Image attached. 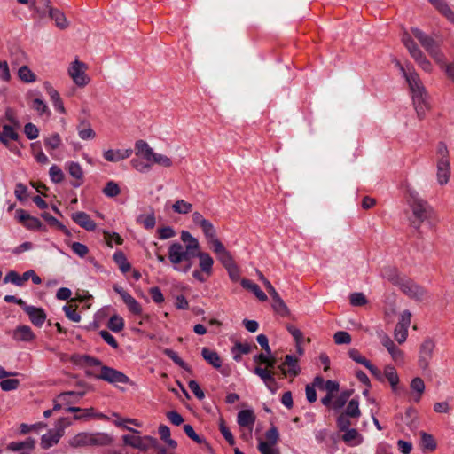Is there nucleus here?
<instances>
[{"label": "nucleus", "mask_w": 454, "mask_h": 454, "mask_svg": "<svg viewBox=\"0 0 454 454\" xmlns=\"http://www.w3.org/2000/svg\"><path fill=\"white\" fill-rule=\"evenodd\" d=\"M72 361L79 365H88V366H103L100 360L87 356V355H75L72 356Z\"/></svg>", "instance_id": "72a5a7b5"}, {"label": "nucleus", "mask_w": 454, "mask_h": 454, "mask_svg": "<svg viewBox=\"0 0 454 454\" xmlns=\"http://www.w3.org/2000/svg\"><path fill=\"white\" fill-rule=\"evenodd\" d=\"M19 138V134L13 127L10 125H4L3 130L0 131V142L4 145H8L10 141H16Z\"/></svg>", "instance_id": "473e14b6"}, {"label": "nucleus", "mask_w": 454, "mask_h": 454, "mask_svg": "<svg viewBox=\"0 0 454 454\" xmlns=\"http://www.w3.org/2000/svg\"><path fill=\"white\" fill-rule=\"evenodd\" d=\"M240 284L245 289L252 292L259 301H267V295L265 294V293L262 290H261V288L258 285H256V284L253 283L251 280L246 279V278L241 279Z\"/></svg>", "instance_id": "cd10ccee"}, {"label": "nucleus", "mask_w": 454, "mask_h": 454, "mask_svg": "<svg viewBox=\"0 0 454 454\" xmlns=\"http://www.w3.org/2000/svg\"><path fill=\"white\" fill-rule=\"evenodd\" d=\"M122 440L125 444L143 451H145L152 447H155L157 444L156 439L152 436L141 437L138 435L127 434L122 437Z\"/></svg>", "instance_id": "f8f14e48"}, {"label": "nucleus", "mask_w": 454, "mask_h": 454, "mask_svg": "<svg viewBox=\"0 0 454 454\" xmlns=\"http://www.w3.org/2000/svg\"><path fill=\"white\" fill-rule=\"evenodd\" d=\"M336 344H349L351 342V336L348 333L344 331H339L334 333L333 336Z\"/></svg>", "instance_id": "338daca9"}, {"label": "nucleus", "mask_w": 454, "mask_h": 454, "mask_svg": "<svg viewBox=\"0 0 454 454\" xmlns=\"http://www.w3.org/2000/svg\"><path fill=\"white\" fill-rule=\"evenodd\" d=\"M411 32L434 61L439 65H443L444 54L440 49V43L430 35L425 34L419 28L412 27Z\"/></svg>", "instance_id": "39448f33"}, {"label": "nucleus", "mask_w": 454, "mask_h": 454, "mask_svg": "<svg viewBox=\"0 0 454 454\" xmlns=\"http://www.w3.org/2000/svg\"><path fill=\"white\" fill-rule=\"evenodd\" d=\"M436 343L431 337L425 338L419 347L418 365L425 371L429 368L430 363L434 357Z\"/></svg>", "instance_id": "423d86ee"}, {"label": "nucleus", "mask_w": 454, "mask_h": 454, "mask_svg": "<svg viewBox=\"0 0 454 454\" xmlns=\"http://www.w3.org/2000/svg\"><path fill=\"white\" fill-rule=\"evenodd\" d=\"M254 360L261 363L262 364H264L265 368H268V369H272L276 364V358L272 356L271 353H270V355H269L267 353L266 354L261 353L257 356L254 357Z\"/></svg>", "instance_id": "603ef678"}, {"label": "nucleus", "mask_w": 454, "mask_h": 454, "mask_svg": "<svg viewBox=\"0 0 454 454\" xmlns=\"http://www.w3.org/2000/svg\"><path fill=\"white\" fill-rule=\"evenodd\" d=\"M114 290L121 297L123 302L127 305L129 309L136 315H139L142 312L141 305L137 300L132 297L127 291L118 285L114 286Z\"/></svg>", "instance_id": "f3484780"}, {"label": "nucleus", "mask_w": 454, "mask_h": 454, "mask_svg": "<svg viewBox=\"0 0 454 454\" xmlns=\"http://www.w3.org/2000/svg\"><path fill=\"white\" fill-rule=\"evenodd\" d=\"M398 287L405 295L416 301H422L426 294V290L422 286L407 277L403 279Z\"/></svg>", "instance_id": "9d476101"}, {"label": "nucleus", "mask_w": 454, "mask_h": 454, "mask_svg": "<svg viewBox=\"0 0 454 454\" xmlns=\"http://www.w3.org/2000/svg\"><path fill=\"white\" fill-rule=\"evenodd\" d=\"M61 145V137L58 133H53L44 139V145L47 150H54Z\"/></svg>", "instance_id": "864d4df0"}, {"label": "nucleus", "mask_w": 454, "mask_h": 454, "mask_svg": "<svg viewBox=\"0 0 454 454\" xmlns=\"http://www.w3.org/2000/svg\"><path fill=\"white\" fill-rule=\"evenodd\" d=\"M380 343L387 348L394 361L403 359V352L394 343L391 338L384 332L378 333Z\"/></svg>", "instance_id": "dca6fc26"}, {"label": "nucleus", "mask_w": 454, "mask_h": 454, "mask_svg": "<svg viewBox=\"0 0 454 454\" xmlns=\"http://www.w3.org/2000/svg\"><path fill=\"white\" fill-rule=\"evenodd\" d=\"M450 162V153L447 145L444 142H439L436 146V163Z\"/></svg>", "instance_id": "79ce46f5"}, {"label": "nucleus", "mask_w": 454, "mask_h": 454, "mask_svg": "<svg viewBox=\"0 0 454 454\" xmlns=\"http://www.w3.org/2000/svg\"><path fill=\"white\" fill-rule=\"evenodd\" d=\"M437 182L440 185L446 184L450 177V162H437Z\"/></svg>", "instance_id": "393cba45"}, {"label": "nucleus", "mask_w": 454, "mask_h": 454, "mask_svg": "<svg viewBox=\"0 0 454 454\" xmlns=\"http://www.w3.org/2000/svg\"><path fill=\"white\" fill-rule=\"evenodd\" d=\"M212 250L216 254L217 259L223 263L224 268H228L235 263L232 256L222 242H216V244L212 247Z\"/></svg>", "instance_id": "412c9836"}, {"label": "nucleus", "mask_w": 454, "mask_h": 454, "mask_svg": "<svg viewBox=\"0 0 454 454\" xmlns=\"http://www.w3.org/2000/svg\"><path fill=\"white\" fill-rule=\"evenodd\" d=\"M67 168L69 175L79 181L78 183H74L73 185L74 187L80 186L83 178V171L81 165L77 162L71 161L67 163Z\"/></svg>", "instance_id": "7c9ffc66"}, {"label": "nucleus", "mask_w": 454, "mask_h": 454, "mask_svg": "<svg viewBox=\"0 0 454 454\" xmlns=\"http://www.w3.org/2000/svg\"><path fill=\"white\" fill-rule=\"evenodd\" d=\"M238 424L240 427H248V433L247 435L245 434H243V437L250 438L252 435V429L253 426L255 421V416L254 414V411L252 410H242L238 413L237 418Z\"/></svg>", "instance_id": "6ab92c4d"}, {"label": "nucleus", "mask_w": 454, "mask_h": 454, "mask_svg": "<svg viewBox=\"0 0 454 454\" xmlns=\"http://www.w3.org/2000/svg\"><path fill=\"white\" fill-rule=\"evenodd\" d=\"M253 372L255 375L260 377V379L263 381L265 387L272 394H275L277 392V390L278 389V384L274 377V372L271 371V369L256 366Z\"/></svg>", "instance_id": "2eb2a0df"}, {"label": "nucleus", "mask_w": 454, "mask_h": 454, "mask_svg": "<svg viewBox=\"0 0 454 454\" xmlns=\"http://www.w3.org/2000/svg\"><path fill=\"white\" fill-rule=\"evenodd\" d=\"M112 437L102 432H81L71 437L68 445L72 448H83L89 446H105L112 442Z\"/></svg>", "instance_id": "20e7f679"}, {"label": "nucleus", "mask_w": 454, "mask_h": 454, "mask_svg": "<svg viewBox=\"0 0 454 454\" xmlns=\"http://www.w3.org/2000/svg\"><path fill=\"white\" fill-rule=\"evenodd\" d=\"M265 437L266 441H263L264 443L276 446L279 440V433L278 428L275 426L270 427V428L266 432Z\"/></svg>", "instance_id": "6e6d98bb"}, {"label": "nucleus", "mask_w": 454, "mask_h": 454, "mask_svg": "<svg viewBox=\"0 0 454 454\" xmlns=\"http://www.w3.org/2000/svg\"><path fill=\"white\" fill-rule=\"evenodd\" d=\"M384 377L389 381L392 389L395 390L399 382V377L395 368L392 365H387L384 368Z\"/></svg>", "instance_id": "4c0bfd02"}, {"label": "nucleus", "mask_w": 454, "mask_h": 454, "mask_svg": "<svg viewBox=\"0 0 454 454\" xmlns=\"http://www.w3.org/2000/svg\"><path fill=\"white\" fill-rule=\"evenodd\" d=\"M396 65L409 85L417 115L419 119H423L427 111L430 108L429 96L427 90L413 67H407L405 68L399 62Z\"/></svg>", "instance_id": "f03ea898"}, {"label": "nucleus", "mask_w": 454, "mask_h": 454, "mask_svg": "<svg viewBox=\"0 0 454 454\" xmlns=\"http://www.w3.org/2000/svg\"><path fill=\"white\" fill-rule=\"evenodd\" d=\"M49 175H50L51 180L55 184H59V183L62 182L64 180V176H65L61 168L59 167H58L57 165H52L50 168Z\"/></svg>", "instance_id": "4d7b16f0"}, {"label": "nucleus", "mask_w": 454, "mask_h": 454, "mask_svg": "<svg viewBox=\"0 0 454 454\" xmlns=\"http://www.w3.org/2000/svg\"><path fill=\"white\" fill-rule=\"evenodd\" d=\"M136 155L144 159L145 160L151 162L153 160L155 153L153 148L144 140H138L135 144Z\"/></svg>", "instance_id": "5701e85b"}, {"label": "nucleus", "mask_w": 454, "mask_h": 454, "mask_svg": "<svg viewBox=\"0 0 454 454\" xmlns=\"http://www.w3.org/2000/svg\"><path fill=\"white\" fill-rule=\"evenodd\" d=\"M84 394V392H65L58 396V400L63 404H71L77 403Z\"/></svg>", "instance_id": "e433bc0d"}, {"label": "nucleus", "mask_w": 454, "mask_h": 454, "mask_svg": "<svg viewBox=\"0 0 454 454\" xmlns=\"http://www.w3.org/2000/svg\"><path fill=\"white\" fill-rule=\"evenodd\" d=\"M63 310L65 311L67 317L71 321L76 323L81 321V316L77 313L76 307L73 305H65L63 307Z\"/></svg>", "instance_id": "680f3d73"}, {"label": "nucleus", "mask_w": 454, "mask_h": 454, "mask_svg": "<svg viewBox=\"0 0 454 454\" xmlns=\"http://www.w3.org/2000/svg\"><path fill=\"white\" fill-rule=\"evenodd\" d=\"M272 308L278 314L282 317H286L289 314V309L281 298L273 301Z\"/></svg>", "instance_id": "bf43d9fd"}, {"label": "nucleus", "mask_w": 454, "mask_h": 454, "mask_svg": "<svg viewBox=\"0 0 454 454\" xmlns=\"http://www.w3.org/2000/svg\"><path fill=\"white\" fill-rule=\"evenodd\" d=\"M258 450L261 454H280L278 448L275 445L264 443L263 441L259 442Z\"/></svg>", "instance_id": "e2e57ef3"}, {"label": "nucleus", "mask_w": 454, "mask_h": 454, "mask_svg": "<svg viewBox=\"0 0 454 454\" xmlns=\"http://www.w3.org/2000/svg\"><path fill=\"white\" fill-rule=\"evenodd\" d=\"M13 339L18 341H31L35 334L28 325H20L13 331Z\"/></svg>", "instance_id": "a878e982"}, {"label": "nucleus", "mask_w": 454, "mask_h": 454, "mask_svg": "<svg viewBox=\"0 0 454 454\" xmlns=\"http://www.w3.org/2000/svg\"><path fill=\"white\" fill-rule=\"evenodd\" d=\"M29 277H32V281L34 284H41V278L38 275H36V273L33 270H27L22 274V276H20L14 270H11L5 275L4 282L12 283L17 286H22L24 283L29 279Z\"/></svg>", "instance_id": "ddd939ff"}, {"label": "nucleus", "mask_w": 454, "mask_h": 454, "mask_svg": "<svg viewBox=\"0 0 454 454\" xmlns=\"http://www.w3.org/2000/svg\"><path fill=\"white\" fill-rule=\"evenodd\" d=\"M382 276L393 285L399 286L405 276L400 274L395 267L387 266L382 270Z\"/></svg>", "instance_id": "bb28decb"}, {"label": "nucleus", "mask_w": 454, "mask_h": 454, "mask_svg": "<svg viewBox=\"0 0 454 454\" xmlns=\"http://www.w3.org/2000/svg\"><path fill=\"white\" fill-rule=\"evenodd\" d=\"M200 228L202 229V231L205 235V238L207 241V243L211 244L212 247L215 246L216 244V242H221L217 237H216V231H215V229L214 227V225L212 224L211 222H209L208 220H207L201 226Z\"/></svg>", "instance_id": "c756f323"}, {"label": "nucleus", "mask_w": 454, "mask_h": 454, "mask_svg": "<svg viewBox=\"0 0 454 454\" xmlns=\"http://www.w3.org/2000/svg\"><path fill=\"white\" fill-rule=\"evenodd\" d=\"M104 417L101 413H96L93 408H86L82 409L81 412L74 415L75 420H82L88 421L93 418H102Z\"/></svg>", "instance_id": "49530a36"}, {"label": "nucleus", "mask_w": 454, "mask_h": 454, "mask_svg": "<svg viewBox=\"0 0 454 454\" xmlns=\"http://www.w3.org/2000/svg\"><path fill=\"white\" fill-rule=\"evenodd\" d=\"M35 448V440L27 438L23 442H12L0 454H30Z\"/></svg>", "instance_id": "4468645a"}, {"label": "nucleus", "mask_w": 454, "mask_h": 454, "mask_svg": "<svg viewBox=\"0 0 454 454\" xmlns=\"http://www.w3.org/2000/svg\"><path fill=\"white\" fill-rule=\"evenodd\" d=\"M18 76L22 82L27 83L36 81V75L27 66H22L19 68Z\"/></svg>", "instance_id": "a19ab883"}, {"label": "nucleus", "mask_w": 454, "mask_h": 454, "mask_svg": "<svg viewBox=\"0 0 454 454\" xmlns=\"http://www.w3.org/2000/svg\"><path fill=\"white\" fill-rule=\"evenodd\" d=\"M86 69L87 66L77 59L73 61L68 67L69 76L79 87H84L90 82V77L86 74Z\"/></svg>", "instance_id": "6e6552de"}, {"label": "nucleus", "mask_w": 454, "mask_h": 454, "mask_svg": "<svg viewBox=\"0 0 454 454\" xmlns=\"http://www.w3.org/2000/svg\"><path fill=\"white\" fill-rule=\"evenodd\" d=\"M24 226L28 230H38V231H45V227L42 224L40 220L36 217H34L30 215L26 223H24Z\"/></svg>", "instance_id": "13d9d810"}, {"label": "nucleus", "mask_w": 454, "mask_h": 454, "mask_svg": "<svg viewBox=\"0 0 454 454\" xmlns=\"http://www.w3.org/2000/svg\"><path fill=\"white\" fill-rule=\"evenodd\" d=\"M344 414L349 416L350 418H358L361 415V411L359 409V402L357 399L353 398L349 401L346 407V411Z\"/></svg>", "instance_id": "09e8293b"}, {"label": "nucleus", "mask_w": 454, "mask_h": 454, "mask_svg": "<svg viewBox=\"0 0 454 454\" xmlns=\"http://www.w3.org/2000/svg\"><path fill=\"white\" fill-rule=\"evenodd\" d=\"M420 436L421 448L423 449V450L433 451L436 449V442L433 435L425 432H420Z\"/></svg>", "instance_id": "a18cd8bd"}, {"label": "nucleus", "mask_w": 454, "mask_h": 454, "mask_svg": "<svg viewBox=\"0 0 454 454\" xmlns=\"http://www.w3.org/2000/svg\"><path fill=\"white\" fill-rule=\"evenodd\" d=\"M394 337L399 344L404 343L408 337V329L395 325L394 330Z\"/></svg>", "instance_id": "69168bd1"}, {"label": "nucleus", "mask_w": 454, "mask_h": 454, "mask_svg": "<svg viewBox=\"0 0 454 454\" xmlns=\"http://www.w3.org/2000/svg\"><path fill=\"white\" fill-rule=\"evenodd\" d=\"M342 440L350 445H358L362 442L363 437L355 428H350L345 431L342 435Z\"/></svg>", "instance_id": "c9c22d12"}, {"label": "nucleus", "mask_w": 454, "mask_h": 454, "mask_svg": "<svg viewBox=\"0 0 454 454\" xmlns=\"http://www.w3.org/2000/svg\"><path fill=\"white\" fill-rule=\"evenodd\" d=\"M133 150L131 148L127 149H109L104 152V159L109 162H118L128 159L131 156Z\"/></svg>", "instance_id": "aec40b11"}, {"label": "nucleus", "mask_w": 454, "mask_h": 454, "mask_svg": "<svg viewBox=\"0 0 454 454\" xmlns=\"http://www.w3.org/2000/svg\"><path fill=\"white\" fill-rule=\"evenodd\" d=\"M24 133L28 139L33 140L38 137L39 129L35 124L29 122L25 125Z\"/></svg>", "instance_id": "774afa93"}, {"label": "nucleus", "mask_w": 454, "mask_h": 454, "mask_svg": "<svg viewBox=\"0 0 454 454\" xmlns=\"http://www.w3.org/2000/svg\"><path fill=\"white\" fill-rule=\"evenodd\" d=\"M131 166L140 173H146L152 168V163L145 160L144 159L137 156L130 160Z\"/></svg>", "instance_id": "37998d69"}, {"label": "nucleus", "mask_w": 454, "mask_h": 454, "mask_svg": "<svg viewBox=\"0 0 454 454\" xmlns=\"http://www.w3.org/2000/svg\"><path fill=\"white\" fill-rule=\"evenodd\" d=\"M137 222L142 224L145 229H153L156 224L154 212L151 210L149 214L139 215Z\"/></svg>", "instance_id": "ea45409f"}, {"label": "nucleus", "mask_w": 454, "mask_h": 454, "mask_svg": "<svg viewBox=\"0 0 454 454\" xmlns=\"http://www.w3.org/2000/svg\"><path fill=\"white\" fill-rule=\"evenodd\" d=\"M72 219L82 228L87 231H94L96 223L91 220L90 216L85 212L78 211L72 215Z\"/></svg>", "instance_id": "b1692460"}, {"label": "nucleus", "mask_w": 454, "mask_h": 454, "mask_svg": "<svg viewBox=\"0 0 454 454\" xmlns=\"http://www.w3.org/2000/svg\"><path fill=\"white\" fill-rule=\"evenodd\" d=\"M24 311L28 315L30 321L35 326H42L46 319V314L43 309L34 306H25Z\"/></svg>", "instance_id": "4be33fe9"}, {"label": "nucleus", "mask_w": 454, "mask_h": 454, "mask_svg": "<svg viewBox=\"0 0 454 454\" xmlns=\"http://www.w3.org/2000/svg\"><path fill=\"white\" fill-rule=\"evenodd\" d=\"M107 326L113 332H121L124 327V320L121 317L114 315L110 317Z\"/></svg>", "instance_id": "3c124183"}, {"label": "nucleus", "mask_w": 454, "mask_h": 454, "mask_svg": "<svg viewBox=\"0 0 454 454\" xmlns=\"http://www.w3.org/2000/svg\"><path fill=\"white\" fill-rule=\"evenodd\" d=\"M114 260L122 273H127L128 271L130 270L131 265L128 262L124 253H122L121 251H118V252L114 253Z\"/></svg>", "instance_id": "58836bf2"}, {"label": "nucleus", "mask_w": 454, "mask_h": 454, "mask_svg": "<svg viewBox=\"0 0 454 454\" xmlns=\"http://www.w3.org/2000/svg\"><path fill=\"white\" fill-rule=\"evenodd\" d=\"M172 209L175 213L186 215L192 210V205L184 200H177L173 205Z\"/></svg>", "instance_id": "c03bdc74"}, {"label": "nucleus", "mask_w": 454, "mask_h": 454, "mask_svg": "<svg viewBox=\"0 0 454 454\" xmlns=\"http://www.w3.org/2000/svg\"><path fill=\"white\" fill-rule=\"evenodd\" d=\"M414 60L417 62V64L425 71L427 73L432 72L433 67L431 62L427 59V57L422 53L418 55L416 58H414Z\"/></svg>", "instance_id": "052dcab7"}, {"label": "nucleus", "mask_w": 454, "mask_h": 454, "mask_svg": "<svg viewBox=\"0 0 454 454\" xmlns=\"http://www.w3.org/2000/svg\"><path fill=\"white\" fill-rule=\"evenodd\" d=\"M299 360L293 355H286L284 363L278 366L284 375L296 377L301 372Z\"/></svg>", "instance_id": "a211bd4d"}, {"label": "nucleus", "mask_w": 454, "mask_h": 454, "mask_svg": "<svg viewBox=\"0 0 454 454\" xmlns=\"http://www.w3.org/2000/svg\"><path fill=\"white\" fill-rule=\"evenodd\" d=\"M163 353L167 356H168L176 364L179 365L181 368H183L186 371H190V367L188 366V364L178 356V355L176 351H174L173 349H170V348H165L163 350Z\"/></svg>", "instance_id": "8fccbe9b"}, {"label": "nucleus", "mask_w": 454, "mask_h": 454, "mask_svg": "<svg viewBox=\"0 0 454 454\" xmlns=\"http://www.w3.org/2000/svg\"><path fill=\"white\" fill-rule=\"evenodd\" d=\"M425 383L419 377L414 378L411 382V389L412 391V400L416 403L419 402L425 391Z\"/></svg>", "instance_id": "c85d7f7f"}, {"label": "nucleus", "mask_w": 454, "mask_h": 454, "mask_svg": "<svg viewBox=\"0 0 454 454\" xmlns=\"http://www.w3.org/2000/svg\"><path fill=\"white\" fill-rule=\"evenodd\" d=\"M43 8H35V13L39 18H43L46 14L54 20L56 26L60 29H65L68 27L67 18L60 10L55 9L51 5L50 0H42Z\"/></svg>", "instance_id": "0eeeda50"}, {"label": "nucleus", "mask_w": 454, "mask_h": 454, "mask_svg": "<svg viewBox=\"0 0 454 454\" xmlns=\"http://www.w3.org/2000/svg\"><path fill=\"white\" fill-rule=\"evenodd\" d=\"M32 107L40 116L49 117L51 115V111L48 106L40 98L33 100Z\"/></svg>", "instance_id": "de8ad7c7"}, {"label": "nucleus", "mask_w": 454, "mask_h": 454, "mask_svg": "<svg viewBox=\"0 0 454 454\" xmlns=\"http://www.w3.org/2000/svg\"><path fill=\"white\" fill-rule=\"evenodd\" d=\"M95 378L111 384H127L129 382V378L123 372L106 365L100 367V372L98 374L95 375Z\"/></svg>", "instance_id": "1a4fd4ad"}, {"label": "nucleus", "mask_w": 454, "mask_h": 454, "mask_svg": "<svg viewBox=\"0 0 454 454\" xmlns=\"http://www.w3.org/2000/svg\"><path fill=\"white\" fill-rule=\"evenodd\" d=\"M433 5L442 16L454 25V12L445 1L438 0Z\"/></svg>", "instance_id": "f704fd0d"}, {"label": "nucleus", "mask_w": 454, "mask_h": 454, "mask_svg": "<svg viewBox=\"0 0 454 454\" xmlns=\"http://www.w3.org/2000/svg\"><path fill=\"white\" fill-rule=\"evenodd\" d=\"M407 202L412 213L410 223L415 229H419L422 223L430 218L432 208L416 191H409Z\"/></svg>", "instance_id": "7ed1b4c3"}, {"label": "nucleus", "mask_w": 454, "mask_h": 454, "mask_svg": "<svg viewBox=\"0 0 454 454\" xmlns=\"http://www.w3.org/2000/svg\"><path fill=\"white\" fill-rule=\"evenodd\" d=\"M219 428H220L222 434L223 435L225 440L229 442V444L234 445L235 444L234 437H233L231 432L230 431V429L226 427L225 422L223 419H220Z\"/></svg>", "instance_id": "0e129e2a"}, {"label": "nucleus", "mask_w": 454, "mask_h": 454, "mask_svg": "<svg viewBox=\"0 0 454 454\" xmlns=\"http://www.w3.org/2000/svg\"><path fill=\"white\" fill-rule=\"evenodd\" d=\"M201 356L214 368L219 369L222 366V360L215 351L207 348H203L201 350Z\"/></svg>", "instance_id": "2f4dec72"}, {"label": "nucleus", "mask_w": 454, "mask_h": 454, "mask_svg": "<svg viewBox=\"0 0 454 454\" xmlns=\"http://www.w3.org/2000/svg\"><path fill=\"white\" fill-rule=\"evenodd\" d=\"M121 192L120 187L114 181H109L106 183L103 189V193L108 198H114Z\"/></svg>", "instance_id": "5fc2aeb1"}, {"label": "nucleus", "mask_w": 454, "mask_h": 454, "mask_svg": "<svg viewBox=\"0 0 454 454\" xmlns=\"http://www.w3.org/2000/svg\"><path fill=\"white\" fill-rule=\"evenodd\" d=\"M181 240L184 246L179 242H172L168 247V260L176 271L186 273L192 266V260L195 257L199 259V265L207 277L211 276L213 271L214 260L211 255L206 252L200 251V243L189 231H182Z\"/></svg>", "instance_id": "f257e3e1"}, {"label": "nucleus", "mask_w": 454, "mask_h": 454, "mask_svg": "<svg viewBox=\"0 0 454 454\" xmlns=\"http://www.w3.org/2000/svg\"><path fill=\"white\" fill-rule=\"evenodd\" d=\"M65 419H59L57 424L55 425V427L51 430H50L47 434H43L42 436L41 445L43 449H48L55 444H57L59 441V439L64 434V429H65Z\"/></svg>", "instance_id": "9b49d317"}]
</instances>
